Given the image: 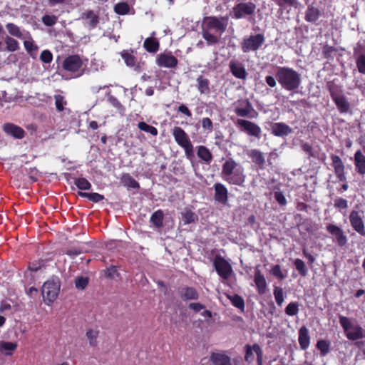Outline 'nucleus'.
<instances>
[{
    "label": "nucleus",
    "mask_w": 365,
    "mask_h": 365,
    "mask_svg": "<svg viewBox=\"0 0 365 365\" xmlns=\"http://www.w3.org/2000/svg\"><path fill=\"white\" fill-rule=\"evenodd\" d=\"M302 149L304 152H305L308 155L309 158L317 157V153L316 151H314L313 147L311 145H309L308 143H303L302 145Z\"/></svg>",
    "instance_id": "13d9d810"
},
{
    "label": "nucleus",
    "mask_w": 365,
    "mask_h": 365,
    "mask_svg": "<svg viewBox=\"0 0 365 365\" xmlns=\"http://www.w3.org/2000/svg\"><path fill=\"white\" fill-rule=\"evenodd\" d=\"M227 26V19L217 16H210L207 19L206 21V30H215L216 32L220 34L224 33L226 31Z\"/></svg>",
    "instance_id": "ddd939ff"
},
{
    "label": "nucleus",
    "mask_w": 365,
    "mask_h": 365,
    "mask_svg": "<svg viewBox=\"0 0 365 365\" xmlns=\"http://www.w3.org/2000/svg\"><path fill=\"white\" fill-rule=\"evenodd\" d=\"M143 47L149 53H155L159 50L160 43L156 38L149 37L144 41Z\"/></svg>",
    "instance_id": "7c9ffc66"
},
{
    "label": "nucleus",
    "mask_w": 365,
    "mask_h": 365,
    "mask_svg": "<svg viewBox=\"0 0 365 365\" xmlns=\"http://www.w3.org/2000/svg\"><path fill=\"white\" fill-rule=\"evenodd\" d=\"M83 61L78 55L67 56L63 61V68L68 72L77 73L81 71Z\"/></svg>",
    "instance_id": "f8f14e48"
},
{
    "label": "nucleus",
    "mask_w": 365,
    "mask_h": 365,
    "mask_svg": "<svg viewBox=\"0 0 365 365\" xmlns=\"http://www.w3.org/2000/svg\"><path fill=\"white\" fill-rule=\"evenodd\" d=\"M130 8L127 3L120 2L118 3L114 6V11L116 14L120 15H125L129 12Z\"/></svg>",
    "instance_id": "3c124183"
},
{
    "label": "nucleus",
    "mask_w": 365,
    "mask_h": 365,
    "mask_svg": "<svg viewBox=\"0 0 365 365\" xmlns=\"http://www.w3.org/2000/svg\"><path fill=\"white\" fill-rule=\"evenodd\" d=\"M196 82V87L201 95H208L210 93V81L208 78L200 75L197 78Z\"/></svg>",
    "instance_id": "b1692460"
},
{
    "label": "nucleus",
    "mask_w": 365,
    "mask_h": 365,
    "mask_svg": "<svg viewBox=\"0 0 365 365\" xmlns=\"http://www.w3.org/2000/svg\"><path fill=\"white\" fill-rule=\"evenodd\" d=\"M274 2L280 9H284L286 6L292 7L294 6L297 0H272Z\"/></svg>",
    "instance_id": "0e129e2a"
},
{
    "label": "nucleus",
    "mask_w": 365,
    "mask_h": 365,
    "mask_svg": "<svg viewBox=\"0 0 365 365\" xmlns=\"http://www.w3.org/2000/svg\"><path fill=\"white\" fill-rule=\"evenodd\" d=\"M321 16V11L312 5L309 6L305 13V20L308 22L315 23Z\"/></svg>",
    "instance_id": "cd10ccee"
},
{
    "label": "nucleus",
    "mask_w": 365,
    "mask_h": 365,
    "mask_svg": "<svg viewBox=\"0 0 365 365\" xmlns=\"http://www.w3.org/2000/svg\"><path fill=\"white\" fill-rule=\"evenodd\" d=\"M256 5L252 2H240L232 8V17L235 19L245 18L248 16H254Z\"/></svg>",
    "instance_id": "423d86ee"
},
{
    "label": "nucleus",
    "mask_w": 365,
    "mask_h": 365,
    "mask_svg": "<svg viewBox=\"0 0 365 365\" xmlns=\"http://www.w3.org/2000/svg\"><path fill=\"white\" fill-rule=\"evenodd\" d=\"M344 332L349 339L353 341L362 339L365 336L363 329L357 324H354V323L346 317H344Z\"/></svg>",
    "instance_id": "6e6552de"
},
{
    "label": "nucleus",
    "mask_w": 365,
    "mask_h": 365,
    "mask_svg": "<svg viewBox=\"0 0 365 365\" xmlns=\"http://www.w3.org/2000/svg\"><path fill=\"white\" fill-rule=\"evenodd\" d=\"M264 40V36L262 34L251 35L248 38H244L241 43L242 50L244 53L255 51L262 46Z\"/></svg>",
    "instance_id": "0eeeda50"
},
{
    "label": "nucleus",
    "mask_w": 365,
    "mask_h": 365,
    "mask_svg": "<svg viewBox=\"0 0 365 365\" xmlns=\"http://www.w3.org/2000/svg\"><path fill=\"white\" fill-rule=\"evenodd\" d=\"M248 157L259 169L265 168V158L262 152L258 149H252L247 153Z\"/></svg>",
    "instance_id": "5701e85b"
},
{
    "label": "nucleus",
    "mask_w": 365,
    "mask_h": 365,
    "mask_svg": "<svg viewBox=\"0 0 365 365\" xmlns=\"http://www.w3.org/2000/svg\"><path fill=\"white\" fill-rule=\"evenodd\" d=\"M60 287L61 282L58 277H53L43 283L41 294L47 305H51L57 299Z\"/></svg>",
    "instance_id": "7ed1b4c3"
},
{
    "label": "nucleus",
    "mask_w": 365,
    "mask_h": 365,
    "mask_svg": "<svg viewBox=\"0 0 365 365\" xmlns=\"http://www.w3.org/2000/svg\"><path fill=\"white\" fill-rule=\"evenodd\" d=\"M210 359L214 365H231L230 356L223 352H212L210 356Z\"/></svg>",
    "instance_id": "a878e982"
},
{
    "label": "nucleus",
    "mask_w": 365,
    "mask_h": 365,
    "mask_svg": "<svg viewBox=\"0 0 365 365\" xmlns=\"http://www.w3.org/2000/svg\"><path fill=\"white\" fill-rule=\"evenodd\" d=\"M254 282L257 293L260 295L264 294L267 292V284L264 274L259 269V266L255 270Z\"/></svg>",
    "instance_id": "a211bd4d"
},
{
    "label": "nucleus",
    "mask_w": 365,
    "mask_h": 365,
    "mask_svg": "<svg viewBox=\"0 0 365 365\" xmlns=\"http://www.w3.org/2000/svg\"><path fill=\"white\" fill-rule=\"evenodd\" d=\"M106 276L110 279H114L115 277H119L120 274L118 272L117 267L115 266H110L106 270Z\"/></svg>",
    "instance_id": "774afa93"
},
{
    "label": "nucleus",
    "mask_w": 365,
    "mask_h": 365,
    "mask_svg": "<svg viewBox=\"0 0 365 365\" xmlns=\"http://www.w3.org/2000/svg\"><path fill=\"white\" fill-rule=\"evenodd\" d=\"M86 337L89 341V345L95 347L98 344L97 339L99 335V331L98 329H88L86 331Z\"/></svg>",
    "instance_id": "4c0bfd02"
},
{
    "label": "nucleus",
    "mask_w": 365,
    "mask_h": 365,
    "mask_svg": "<svg viewBox=\"0 0 365 365\" xmlns=\"http://www.w3.org/2000/svg\"><path fill=\"white\" fill-rule=\"evenodd\" d=\"M213 265L217 274L223 279H227L232 273L231 264L220 255L215 257Z\"/></svg>",
    "instance_id": "9b49d317"
},
{
    "label": "nucleus",
    "mask_w": 365,
    "mask_h": 365,
    "mask_svg": "<svg viewBox=\"0 0 365 365\" xmlns=\"http://www.w3.org/2000/svg\"><path fill=\"white\" fill-rule=\"evenodd\" d=\"M245 360L248 364H252L255 361V358L257 365H262L263 352L258 344L253 345L246 344L245 346Z\"/></svg>",
    "instance_id": "1a4fd4ad"
},
{
    "label": "nucleus",
    "mask_w": 365,
    "mask_h": 365,
    "mask_svg": "<svg viewBox=\"0 0 365 365\" xmlns=\"http://www.w3.org/2000/svg\"><path fill=\"white\" fill-rule=\"evenodd\" d=\"M270 272L274 277L280 280H282L285 278V275L282 273L279 264L273 266Z\"/></svg>",
    "instance_id": "69168bd1"
},
{
    "label": "nucleus",
    "mask_w": 365,
    "mask_h": 365,
    "mask_svg": "<svg viewBox=\"0 0 365 365\" xmlns=\"http://www.w3.org/2000/svg\"><path fill=\"white\" fill-rule=\"evenodd\" d=\"M6 29H7L8 32L10 35L21 38L23 36V34L18 26L14 24V23H8L6 25Z\"/></svg>",
    "instance_id": "c03bdc74"
},
{
    "label": "nucleus",
    "mask_w": 365,
    "mask_h": 365,
    "mask_svg": "<svg viewBox=\"0 0 365 365\" xmlns=\"http://www.w3.org/2000/svg\"><path fill=\"white\" fill-rule=\"evenodd\" d=\"M329 92L338 109L342 112V89L340 86L332 82L329 86Z\"/></svg>",
    "instance_id": "6ab92c4d"
},
{
    "label": "nucleus",
    "mask_w": 365,
    "mask_h": 365,
    "mask_svg": "<svg viewBox=\"0 0 365 365\" xmlns=\"http://www.w3.org/2000/svg\"><path fill=\"white\" fill-rule=\"evenodd\" d=\"M81 19L83 20H89L88 24L91 29L96 28L99 23V16L92 10L83 12Z\"/></svg>",
    "instance_id": "bb28decb"
},
{
    "label": "nucleus",
    "mask_w": 365,
    "mask_h": 365,
    "mask_svg": "<svg viewBox=\"0 0 365 365\" xmlns=\"http://www.w3.org/2000/svg\"><path fill=\"white\" fill-rule=\"evenodd\" d=\"M235 124L241 131L245 132L248 135L258 139L261 138V128L255 123L245 119L239 118L237 120Z\"/></svg>",
    "instance_id": "9d476101"
},
{
    "label": "nucleus",
    "mask_w": 365,
    "mask_h": 365,
    "mask_svg": "<svg viewBox=\"0 0 365 365\" xmlns=\"http://www.w3.org/2000/svg\"><path fill=\"white\" fill-rule=\"evenodd\" d=\"M213 187L215 190L214 198L215 201L222 205H226L228 201L227 188L221 182H216Z\"/></svg>",
    "instance_id": "f3484780"
},
{
    "label": "nucleus",
    "mask_w": 365,
    "mask_h": 365,
    "mask_svg": "<svg viewBox=\"0 0 365 365\" xmlns=\"http://www.w3.org/2000/svg\"><path fill=\"white\" fill-rule=\"evenodd\" d=\"M182 219L185 225H188L197 221L198 217L197 215L190 210H185L182 213Z\"/></svg>",
    "instance_id": "58836bf2"
},
{
    "label": "nucleus",
    "mask_w": 365,
    "mask_h": 365,
    "mask_svg": "<svg viewBox=\"0 0 365 365\" xmlns=\"http://www.w3.org/2000/svg\"><path fill=\"white\" fill-rule=\"evenodd\" d=\"M40 59L45 63H50L53 60V54L48 50H44L40 55Z\"/></svg>",
    "instance_id": "338daca9"
},
{
    "label": "nucleus",
    "mask_w": 365,
    "mask_h": 365,
    "mask_svg": "<svg viewBox=\"0 0 365 365\" xmlns=\"http://www.w3.org/2000/svg\"><path fill=\"white\" fill-rule=\"evenodd\" d=\"M356 67L360 73L365 74V54H361L356 61Z\"/></svg>",
    "instance_id": "e2e57ef3"
},
{
    "label": "nucleus",
    "mask_w": 365,
    "mask_h": 365,
    "mask_svg": "<svg viewBox=\"0 0 365 365\" xmlns=\"http://www.w3.org/2000/svg\"><path fill=\"white\" fill-rule=\"evenodd\" d=\"M275 76L282 88L287 91H297L302 83L300 74L292 68L278 67Z\"/></svg>",
    "instance_id": "f03ea898"
},
{
    "label": "nucleus",
    "mask_w": 365,
    "mask_h": 365,
    "mask_svg": "<svg viewBox=\"0 0 365 365\" xmlns=\"http://www.w3.org/2000/svg\"><path fill=\"white\" fill-rule=\"evenodd\" d=\"M74 184L81 190H88L91 188V182L85 178H74Z\"/></svg>",
    "instance_id": "79ce46f5"
},
{
    "label": "nucleus",
    "mask_w": 365,
    "mask_h": 365,
    "mask_svg": "<svg viewBox=\"0 0 365 365\" xmlns=\"http://www.w3.org/2000/svg\"><path fill=\"white\" fill-rule=\"evenodd\" d=\"M349 221L353 229L365 237V227L362 217L359 212L353 210L349 215Z\"/></svg>",
    "instance_id": "4468645a"
},
{
    "label": "nucleus",
    "mask_w": 365,
    "mask_h": 365,
    "mask_svg": "<svg viewBox=\"0 0 365 365\" xmlns=\"http://www.w3.org/2000/svg\"><path fill=\"white\" fill-rule=\"evenodd\" d=\"M156 63L160 67L173 68L178 63V60L171 53H160L156 58Z\"/></svg>",
    "instance_id": "2eb2a0df"
},
{
    "label": "nucleus",
    "mask_w": 365,
    "mask_h": 365,
    "mask_svg": "<svg viewBox=\"0 0 365 365\" xmlns=\"http://www.w3.org/2000/svg\"><path fill=\"white\" fill-rule=\"evenodd\" d=\"M273 294L276 303L278 306H281L284 302V294L282 288L279 287H274Z\"/></svg>",
    "instance_id": "6e6d98bb"
},
{
    "label": "nucleus",
    "mask_w": 365,
    "mask_h": 365,
    "mask_svg": "<svg viewBox=\"0 0 365 365\" xmlns=\"http://www.w3.org/2000/svg\"><path fill=\"white\" fill-rule=\"evenodd\" d=\"M121 56L128 66L133 67L136 63L135 57L128 51H123Z\"/></svg>",
    "instance_id": "8fccbe9b"
},
{
    "label": "nucleus",
    "mask_w": 365,
    "mask_h": 365,
    "mask_svg": "<svg viewBox=\"0 0 365 365\" xmlns=\"http://www.w3.org/2000/svg\"><path fill=\"white\" fill-rule=\"evenodd\" d=\"M229 68L230 72L235 78L242 80L247 78L246 69L241 63L235 60H231L229 63Z\"/></svg>",
    "instance_id": "412c9836"
},
{
    "label": "nucleus",
    "mask_w": 365,
    "mask_h": 365,
    "mask_svg": "<svg viewBox=\"0 0 365 365\" xmlns=\"http://www.w3.org/2000/svg\"><path fill=\"white\" fill-rule=\"evenodd\" d=\"M108 102L115 108L120 114H123L125 112V108L121 103L113 96H110L108 98Z\"/></svg>",
    "instance_id": "864d4df0"
},
{
    "label": "nucleus",
    "mask_w": 365,
    "mask_h": 365,
    "mask_svg": "<svg viewBox=\"0 0 365 365\" xmlns=\"http://www.w3.org/2000/svg\"><path fill=\"white\" fill-rule=\"evenodd\" d=\"M234 111L237 116L256 118L258 113L253 108L251 102L247 98L240 99L235 102Z\"/></svg>",
    "instance_id": "39448f33"
},
{
    "label": "nucleus",
    "mask_w": 365,
    "mask_h": 365,
    "mask_svg": "<svg viewBox=\"0 0 365 365\" xmlns=\"http://www.w3.org/2000/svg\"><path fill=\"white\" fill-rule=\"evenodd\" d=\"M180 297L184 300H197L199 298L197 290L192 287H184L178 289Z\"/></svg>",
    "instance_id": "4be33fe9"
},
{
    "label": "nucleus",
    "mask_w": 365,
    "mask_h": 365,
    "mask_svg": "<svg viewBox=\"0 0 365 365\" xmlns=\"http://www.w3.org/2000/svg\"><path fill=\"white\" fill-rule=\"evenodd\" d=\"M227 298L230 300L232 304L239 309L242 312L245 311V300L239 294L228 295Z\"/></svg>",
    "instance_id": "f704fd0d"
},
{
    "label": "nucleus",
    "mask_w": 365,
    "mask_h": 365,
    "mask_svg": "<svg viewBox=\"0 0 365 365\" xmlns=\"http://www.w3.org/2000/svg\"><path fill=\"white\" fill-rule=\"evenodd\" d=\"M16 348V342L0 341V352L5 355H11Z\"/></svg>",
    "instance_id": "72a5a7b5"
},
{
    "label": "nucleus",
    "mask_w": 365,
    "mask_h": 365,
    "mask_svg": "<svg viewBox=\"0 0 365 365\" xmlns=\"http://www.w3.org/2000/svg\"><path fill=\"white\" fill-rule=\"evenodd\" d=\"M24 45L26 51L33 57L36 54L38 46L32 41H25Z\"/></svg>",
    "instance_id": "5fc2aeb1"
},
{
    "label": "nucleus",
    "mask_w": 365,
    "mask_h": 365,
    "mask_svg": "<svg viewBox=\"0 0 365 365\" xmlns=\"http://www.w3.org/2000/svg\"><path fill=\"white\" fill-rule=\"evenodd\" d=\"M41 20L44 25L47 26H52L56 24L57 17L54 15L46 14L43 16Z\"/></svg>",
    "instance_id": "052dcab7"
},
{
    "label": "nucleus",
    "mask_w": 365,
    "mask_h": 365,
    "mask_svg": "<svg viewBox=\"0 0 365 365\" xmlns=\"http://www.w3.org/2000/svg\"><path fill=\"white\" fill-rule=\"evenodd\" d=\"M120 182L128 188L139 189L140 184L129 173H123L120 177Z\"/></svg>",
    "instance_id": "c85d7f7f"
},
{
    "label": "nucleus",
    "mask_w": 365,
    "mask_h": 365,
    "mask_svg": "<svg viewBox=\"0 0 365 365\" xmlns=\"http://www.w3.org/2000/svg\"><path fill=\"white\" fill-rule=\"evenodd\" d=\"M138 128L144 132L148 133L153 136H156L158 133V129L150 125H148L144 121L139 122L138 124Z\"/></svg>",
    "instance_id": "37998d69"
},
{
    "label": "nucleus",
    "mask_w": 365,
    "mask_h": 365,
    "mask_svg": "<svg viewBox=\"0 0 365 365\" xmlns=\"http://www.w3.org/2000/svg\"><path fill=\"white\" fill-rule=\"evenodd\" d=\"M46 261L42 259L34 260L29 264V269L37 272L46 265Z\"/></svg>",
    "instance_id": "09e8293b"
},
{
    "label": "nucleus",
    "mask_w": 365,
    "mask_h": 365,
    "mask_svg": "<svg viewBox=\"0 0 365 365\" xmlns=\"http://www.w3.org/2000/svg\"><path fill=\"white\" fill-rule=\"evenodd\" d=\"M202 37L207 41L208 45L216 44L219 42V38L217 36L212 34L206 29H203L202 31Z\"/></svg>",
    "instance_id": "49530a36"
},
{
    "label": "nucleus",
    "mask_w": 365,
    "mask_h": 365,
    "mask_svg": "<svg viewBox=\"0 0 365 365\" xmlns=\"http://www.w3.org/2000/svg\"><path fill=\"white\" fill-rule=\"evenodd\" d=\"M220 177L228 184L239 187H243L246 180L245 168L232 158L222 164Z\"/></svg>",
    "instance_id": "f257e3e1"
},
{
    "label": "nucleus",
    "mask_w": 365,
    "mask_h": 365,
    "mask_svg": "<svg viewBox=\"0 0 365 365\" xmlns=\"http://www.w3.org/2000/svg\"><path fill=\"white\" fill-rule=\"evenodd\" d=\"M172 135L177 144L184 149L186 157L192 158L194 156L193 145L187 133L182 128L175 126L172 129Z\"/></svg>",
    "instance_id": "20e7f679"
},
{
    "label": "nucleus",
    "mask_w": 365,
    "mask_h": 365,
    "mask_svg": "<svg viewBox=\"0 0 365 365\" xmlns=\"http://www.w3.org/2000/svg\"><path fill=\"white\" fill-rule=\"evenodd\" d=\"M88 284V278L84 277H78L75 279V285L77 289H84Z\"/></svg>",
    "instance_id": "680f3d73"
},
{
    "label": "nucleus",
    "mask_w": 365,
    "mask_h": 365,
    "mask_svg": "<svg viewBox=\"0 0 365 365\" xmlns=\"http://www.w3.org/2000/svg\"><path fill=\"white\" fill-rule=\"evenodd\" d=\"M78 195L82 197L88 198L89 200H91L93 202H98L104 199V196L98 192L88 193V192H78Z\"/></svg>",
    "instance_id": "a19ab883"
},
{
    "label": "nucleus",
    "mask_w": 365,
    "mask_h": 365,
    "mask_svg": "<svg viewBox=\"0 0 365 365\" xmlns=\"http://www.w3.org/2000/svg\"><path fill=\"white\" fill-rule=\"evenodd\" d=\"M355 166L357 172L364 175L365 173V156L361 150H358L354 155Z\"/></svg>",
    "instance_id": "c756f323"
},
{
    "label": "nucleus",
    "mask_w": 365,
    "mask_h": 365,
    "mask_svg": "<svg viewBox=\"0 0 365 365\" xmlns=\"http://www.w3.org/2000/svg\"><path fill=\"white\" fill-rule=\"evenodd\" d=\"M332 165L339 180H342V161L337 155H331Z\"/></svg>",
    "instance_id": "e433bc0d"
},
{
    "label": "nucleus",
    "mask_w": 365,
    "mask_h": 365,
    "mask_svg": "<svg viewBox=\"0 0 365 365\" xmlns=\"http://www.w3.org/2000/svg\"><path fill=\"white\" fill-rule=\"evenodd\" d=\"M329 342L326 340H319L317 343V348L320 351L322 356H325L329 351Z\"/></svg>",
    "instance_id": "de8ad7c7"
},
{
    "label": "nucleus",
    "mask_w": 365,
    "mask_h": 365,
    "mask_svg": "<svg viewBox=\"0 0 365 365\" xmlns=\"http://www.w3.org/2000/svg\"><path fill=\"white\" fill-rule=\"evenodd\" d=\"M294 265L299 274L302 277H305L307 274V268L305 265L304 262L301 259H296L294 262Z\"/></svg>",
    "instance_id": "a18cd8bd"
},
{
    "label": "nucleus",
    "mask_w": 365,
    "mask_h": 365,
    "mask_svg": "<svg viewBox=\"0 0 365 365\" xmlns=\"http://www.w3.org/2000/svg\"><path fill=\"white\" fill-rule=\"evenodd\" d=\"M2 130L7 135L16 139H23L26 135V132L21 127L12 123H4Z\"/></svg>",
    "instance_id": "dca6fc26"
},
{
    "label": "nucleus",
    "mask_w": 365,
    "mask_h": 365,
    "mask_svg": "<svg viewBox=\"0 0 365 365\" xmlns=\"http://www.w3.org/2000/svg\"><path fill=\"white\" fill-rule=\"evenodd\" d=\"M54 99L56 110L58 112L63 111L64 110V106L67 104V102L65 100L64 96L61 95H55Z\"/></svg>",
    "instance_id": "603ef678"
},
{
    "label": "nucleus",
    "mask_w": 365,
    "mask_h": 365,
    "mask_svg": "<svg viewBox=\"0 0 365 365\" xmlns=\"http://www.w3.org/2000/svg\"><path fill=\"white\" fill-rule=\"evenodd\" d=\"M164 213L162 210L154 212L150 218V222L156 228H161L163 226Z\"/></svg>",
    "instance_id": "2f4dec72"
},
{
    "label": "nucleus",
    "mask_w": 365,
    "mask_h": 365,
    "mask_svg": "<svg viewBox=\"0 0 365 365\" xmlns=\"http://www.w3.org/2000/svg\"><path fill=\"white\" fill-rule=\"evenodd\" d=\"M298 341L302 349L306 350L309 347L310 336L308 329L305 326L302 327L299 330Z\"/></svg>",
    "instance_id": "393cba45"
},
{
    "label": "nucleus",
    "mask_w": 365,
    "mask_h": 365,
    "mask_svg": "<svg viewBox=\"0 0 365 365\" xmlns=\"http://www.w3.org/2000/svg\"><path fill=\"white\" fill-rule=\"evenodd\" d=\"M197 155L199 158L207 163H210L212 160L211 152L204 145H199L197 147Z\"/></svg>",
    "instance_id": "473e14b6"
},
{
    "label": "nucleus",
    "mask_w": 365,
    "mask_h": 365,
    "mask_svg": "<svg viewBox=\"0 0 365 365\" xmlns=\"http://www.w3.org/2000/svg\"><path fill=\"white\" fill-rule=\"evenodd\" d=\"M292 133V129L284 123H274L271 125V133L277 137L287 136Z\"/></svg>",
    "instance_id": "aec40b11"
},
{
    "label": "nucleus",
    "mask_w": 365,
    "mask_h": 365,
    "mask_svg": "<svg viewBox=\"0 0 365 365\" xmlns=\"http://www.w3.org/2000/svg\"><path fill=\"white\" fill-rule=\"evenodd\" d=\"M202 128L205 131H207L208 133H211L213 130V123L210 118L206 117L203 118L201 120Z\"/></svg>",
    "instance_id": "bf43d9fd"
},
{
    "label": "nucleus",
    "mask_w": 365,
    "mask_h": 365,
    "mask_svg": "<svg viewBox=\"0 0 365 365\" xmlns=\"http://www.w3.org/2000/svg\"><path fill=\"white\" fill-rule=\"evenodd\" d=\"M4 42L6 45L7 51L14 52L19 49V42L14 38L6 36L4 38Z\"/></svg>",
    "instance_id": "ea45409f"
},
{
    "label": "nucleus",
    "mask_w": 365,
    "mask_h": 365,
    "mask_svg": "<svg viewBox=\"0 0 365 365\" xmlns=\"http://www.w3.org/2000/svg\"><path fill=\"white\" fill-rule=\"evenodd\" d=\"M299 312V305L297 302H291L285 308V313L288 316H294Z\"/></svg>",
    "instance_id": "4d7b16f0"
},
{
    "label": "nucleus",
    "mask_w": 365,
    "mask_h": 365,
    "mask_svg": "<svg viewBox=\"0 0 365 365\" xmlns=\"http://www.w3.org/2000/svg\"><path fill=\"white\" fill-rule=\"evenodd\" d=\"M327 230L336 237L339 246H342V230L336 225L329 224L327 226Z\"/></svg>",
    "instance_id": "c9c22d12"
}]
</instances>
